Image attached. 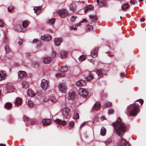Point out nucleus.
Returning <instances> with one entry per match:
<instances>
[{"label": "nucleus", "mask_w": 146, "mask_h": 146, "mask_svg": "<svg viewBox=\"0 0 146 146\" xmlns=\"http://www.w3.org/2000/svg\"><path fill=\"white\" fill-rule=\"evenodd\" d=\"M112 125L114 127V132L121 137H122L126 130L127 126L125 124L122 122L119 117H118L115 122L112 123Z\"/></svg>", "instance_id": "1"}, {"label": "nucleus", "mask_w": 146, "mask_h": 146, "mask_svg": "<svg viewBox=\"0 0 146 146\" xmlns=\"http://www.w3.org/2000/svg\"><path fill=\"white\" fill-rule=\"evenodd\" d=\"M139 105L135 103L132 105H129L127 107L125 111V113L127 115H129L132 116H134L137 115L139 110Z\"/></svg>", "instance_id": "2"}, {"label": "nucleus", "mask_w": 146, "mask_h": 146, "mask_svg": "<svg viewBox=\"0 0 146 146\" xmlns=\"http://www.w3.org/2000/svg\"><path fill=\"white\" fill-rule=\"evenodd\" d=\"M59 90L62 93H65L67 90V86L66 84L64 82L59 84L58 86Z\"/></svg>", "instance_id": "3"}, {"label": "nucleus", "mask_w": 146, "mask_h": 146, "mask_svg": "<svg viewBox=\"0 0 146 146\" xmlns=\"http://www.w3.org/2000/svg\"><path fill=\"white\" fill-rule=\"evenodd\" d=\"M62 114L64 118H68L70 114V109L67 108H64L63 110Z\"/></svg>", "instance_id": "4"}, {"label": "nucleus", "mask_w": 146, "mask_h": 146, "mask_svg": "<svg viewBox=\"0 0 146 146\" xmlns=\"http://www.w3.org/2000/svg\"><path fill=\"white\" fill-rule=\"evenodd\" d=\"M58 13L59 16L63 18L67 16L68 14V11L64 9L58 10Z\"/></svg>", "instance_id": "5"}, {"label": "nucleus", "mask_w": 146, "mask_h": 146, "mask_svg": "<svg viewBox=\"0 0 146 146\" xmlns=\"http://www.w3.org/2000/svg\"><path fill=\"white\" fill-rule=\"evenodd\" d=\"M78 92L79 94L83 98H86L88 94V91L82 88H80Z\"/></svg>", "instance_id": "6"}, {"label": "nucleus", "mask_w": 146, "mask_h": 146, "mask_svg": "<svg viewBox=\"0 0 146 146\" xmlns=\"http://www.w3.org/2000/svg\"><path fill=\"white\" fill-rule=\"evenodd\" d=\"M40 86L43 90H46L48 86V81L45 79H43L42 80Z\"/></svg>", "instance_id": "7"}, {"label": "nucleus", "mask_w": 146, "mask_h": 146, "mask_svg": "<svg viewBox=\"0 0 146 146\" xmlns=\"http://www.w3.org/2000/svg\"><path fill=\"white\" fill-rule=\"evenodd\" d=\"M41 40L45 41H48L51 40L52 36L49 34H46L41 36Z\"/></svg>", "instance_id": "8"}, {"label": "nucleus", "mask_w": 146, "mask_h": 146, "mask_svg": "<svg viewBox=\"0 0 146 146\" xmlns=\"http://www.w3.org/2000/svg\"><path fill=\"white\" fill-rule=\"evenodd\" d=\"M18 75L19 78L22 80L26 77L27 74L25 71H20L18 73Z\"/></svg>", "instance_id": "9"}, {"label": "nucleus", "mask_w": 146, "mask_h": 146, "mask_svg": "<svg viewBox=\"0 0 146 146\" xmlns=\"http://www.w3.org/2000/svg\"><path fill=\"white\" fill-rule=\"evenodd\" d=\"M62 41V39L61 38H56L54 39V42L56 46H58L60 45Z\"/></svg>", "instance_id": "10"}, {"label": "nucleus", "mask_w": 146, "mask_h": 146, "mask_svg": "<svg viewBox=\"0 0 146 146\" xmlns=\"http://www.w3.org/2000/svg\"><path fill=\"white\" fill-rule=\"evenodd\" d=\"M52 121L51 119H44L42 120V122L43 125L47 126L51 123Z\"/></svg>", "instance_id": "11"}, {"label": "nucleus", "mask_w": 146, "mask_h": 146, "mask_svg": "<svg viewBox=\"0 0 146 146\" xmlns=\"http://www.w3.org/2000/svg\"><path fill=\"white\" fill-rule=\"evenodd\" d=\"M87 21L86 19H84L80 23L76 25L75 27H74V26H72L71 27V29L73 30H75L76 29V30L77 29L76 28V27H78L80 26L81 25V23L84 22L87 23Z\"/></svg>", "instance_id": "12"}, {"label": "nucleus", "mask_w": 146, "mask_h": 146, "mask_svg": "<svg viewBox=\"0 0 146 146\" xmlns=\"http://www.w3.org/2000/svg\"><path fill=\"white\" fill-rule=\"evenodd\" d=\"M97 2L99 5L101 7L106 6L107 5L106 0H97Z\"/></svg>", "instance_id": "13"}, {"label": "nucleus", "mask_w": 146, "mask_h": 146, "mask_svg": "<svg viewBox=\"0 0 146 146\" xmlns=\"http://www.w3.org/2000/svg\"><path fill=\"white\" fill-rule=\"evenodd\" d=\"M54 122L58 124H61L63 125H64L66 123V121L58 119L55 120Z\"/></svg>", "instance_id": "14"}, {"label": "nucleus", "mask_w": 146, "mask_h": 146, "mask_svg": "<svg viewBox=\"0 0 146 146\" xmlns=\"http://www.w3.org/2000/svg\"><path fill=\"white\" fill-rule=\"evenodd\" d=\"M68 55V52L66 51H62L60 52V57L62 58H65L67 57Z\"/></svg>", "instance_id": "15"}, {"label": "nucleus", "mask_w": 146, "mask_h": 146, "mask_svg": "<svg viewBox=\"0 0 146 146\" xmlns=\"http://www.w3.org/2000/svg\"><path fill=\"white\" fill-rule=\"evenodd\" d=\"M52 58L50 57H47L43 58V62L46 64L50 63L52 61Z\"/></svg>", "instance_id": "16"}, {"label": "nucleus", "mask_w": 146, "mask_h": 146, "mask_svg": "<svg viewBox=\"0 0 146 146\" xmlns=\"http://www.w3.org/2000/svg\"><path fill=\"white\" fill-rule=\"evenodd\" d=\"M76 96L75 93L74 92H70L68 94V100H72L74 99Z\"/></svg>", "instance_id": "17"}, {"label": "nucleus", "mask_w": 146, "mask_h": 146, "mask_svg": "<svg viewBox=\"0 0 146 146\" xmlns=\"http://www.w3.org/2000/svg\"><path fill=\"white\" fill-rule=\"evenodd\" d=\"M34 10L37 15L39 14L41 11V8L40 7H36L34 8Z\"/></svg>", "instance_id": "18"}, {"label": "nucleus", "mask_w": 146, "mask_h": 146, "mask_svg": "<svg viewBox=\"0 0 146 146\" xmlns=\"http://www.w3.org/2000/svg\"><path fill=\"white\" fill-rule=\"evenodd\" d=\"M58 69L60 71L63 72H66L68 70V68L66 66H60L59 67Z\"/></svg>", "instance_id": "19"}, {"label": "nucleus", "mask_w": 146, "mask_h": 146, "mask_svg": "<svg viewBox=\"0 0 146 146\" xmlns=\"http://www.w3.org/2000/svg\"><path fill=\"white\" fill-rule=\"evenodd\" d=\"M22 87L23 88L27 89L29 87L28 82L26 81H23L22 83Z\"/></svg>", "instance_id": "20"}, {"label": "nucleus", "mask_w": 146, "mask_h": 146, "mask_svg": "<svg viewBox=\"0 0 146 146\" xmlns=\"http://www.w3.org/2000/svg\"><path fill=\"white\" fill-rule=\"evenodd\" d=\"M98 48H95L92 51V56L93 57H96L98 55Z\"/></svg>", "instance_id": "21"}, {"label": "nucleus", "mask_w": 146, "mask_h": 146, "mask_svg": "<svg viewBox=\"0 0 146 146\" xmlns=\"http://www.w3.org/2000/svg\"><path fill=\"white\" fill-rule=\"evenodd\" d=\"M6 76V74L3 71H0V80H4Z\"/></svg>", "instance_id": "22"}, {"label": "nucleus", "mask_w": 146, "mask_h": 146, "mask_svg": "<svg viewBox=\"0 0 146 146\" xmlns=\"http://www.w3.org/2000/svg\"><path fill=\"white\" fill-rule=\"evenodd\" d=\"M100 107V104L99 103H96L94 104V106L92 108V109L93 110H97L99 109Z\"/></svg>", "instance_id": "23"}, {"label": "nucleus", "mask_w": 146, "mask_h": 146, "mask_svg": "<svg viewBox=\"0 0 146 146\" xmlns=\"http://www.w3.org/2000/svg\"><path fill=\"white\" fill-rule=\"evenodd\" d=\"M94 78V76L92 73L90 72L89 73V75L86 77V80L88 81H91V80L93 79Z\"/></svg>", "instance_id": "24"}, {"label": "nucleus", "mask_w": 146, "mask_h": 146, "mask_svg": "<svg viewBox=\"0 0 146 146\" xmlns=\"http://www.w3.org/2000/svg\"><path fill=\"white\" fill-rule=\"evenodd\" d=\"M36 94L31 89H29L27 92V95L28 96L31 97H32L34 96Z\"/></svg>", "instance_id": "25"}, {"label": "nucleus", "mask_w": 146, "mask_h": 146, "mask_svg": "<svg viewBox=\"0 0 146 146\" xmlns=\"http://www.w3.org/2000/svg\"><path fill=\"white\" fill-rule=\"evenodd\" d=\"M30 22L28 21H25L22 22V25L24 28L25 29L28 27Z\"/></svg>", "instance_id": "26"}, {"label": "nucleus", "mask_w": 146, "mask_h": 146, "mask_svg": "<svg viewBox=\"0 0 146 146\" xmlns=\"http://www.w3.org/2000/svg\"><path fill=\"white\" fill-rule=\"evenodd\" d=\"M76 85L79 86H82L85 85L84 81L82 80H80L76 83Z\"/></svg>", "instance_id": "27"}, {"label": "nucleus", "mask_w": 146, "mask_h": 146, "mask_svg": "<svg viewBox=\"0 0 146 146\" xmlns=\"http://www.w3.org/2000/svg\"><path fill=\"white\" fill-rule=\"evenodd\" d=\"M94 7L92 5H89L85 8V12L86 13L87 11H91L93 9Z\"/></svg>", "instance_id": "28"}, {"label": "nucleus", "mask_w": 146, "mask_h": 146, "mask_svg": "<svg viewBox=\"0 0 146 146\" xmlns=\"http://www.w3.org/2000/svg\"><path fill=\"white\" fill-rule=\"evenodd\" d=\"M22 100L21 98H17L15 101V104L16 105L18 106L21 104Z\"/></svg>", "instance_id": "29"}, {"label": "nucleus", "mask_w": 146, "mask_h": 146, "mask_svg": "<svg viewBox=\"0 0 146 146\" xmlns=\"http://www.w3.org/2000/svg\"><path fill=\"white\" fill-rule=\"evenodd\" d=\"M129 7V5L128 3L123 4L121 7L123 11H125Z\"/></svg>", "instance_id": "30"}, {"label": "nucleus", "mask_w": 146, "mask_h": 146, "mask_svg": "<svg viewBox=\"0 0 146 146\" xmlns=\"http://www.w3.org/2000/svg\"><path fill=\"white\" fill-rule=\"evenodd\" d=\"M70 9L71 11H74L76 10V5L75 4L72 3L70 5Z\"/></svg>", "instance_id": "31"}, {"label": "nucleus", "mask_w": 146, "mask_h": 146, "mask_svg": "<svg viewBox=\"0 0 146 146\" xmlns=\"http://www.w3.org/2000/svg\"><path fill=\"white\" fill-rule=\"evenodd\" d=\"M12 107V104L9 102L6 103L5 105V107L7 110H9Z\"/></svg>", "instance_id": "32"}, {"label": "nucleus", "mask_w": 146, "mask_h": 146, "mask_svg": "<svg viewBox=\"0 0 146 146\" xmlns=\"http://www.w3.org/2000/svg\"><path fill=\"white\" fill-rule=\"evenodd\" d=\"M55 21V19L54 18L48 20V22H46V23L49 25H53Z\"/></svg>", "instance_id": "33"}, {"label": "nucleus", "mask_w": 146, "mask_h": 146, "mask_svg": "<svg viewBox=\"0 0 146 146\" xmlns=\"http://www.w3.org/2000/svg\"><path fill=\"white\" fill-rule=\"evenodd\" d=\"M90 18L93 22L96 21L97 19V17L95 15H90Z\"/></svg>", "instance_id": "34"}, {"label": "nucleus", "mask_w": 146, "mask_h": 146, "mask_svg": "<svg viewBox=\"0 0 146 146\" xmlns=\"http://www.w3.org/2000/svg\"><path fill=\"white\" fill-rule=\"evenodd\" d=\"M106 133V130L104 128H102L101 130V134L102 135L104 136L105 135Z\"/></svg>", "instance_id": "35"}, {"label": "nucleus", "mask_w": 146, "mask_h": 146, "mask_svg": "<svg viewBox=\"0 0 146 146\" xmlns=\"http://www.w3.org/2000/svg\"><path fill=\"white\" fill-rule=\"evenodd\" d=\"M86 55H82L80 56L79 58V60L80 61H82L86 59Z\"/></svg>", "instance_id": "36"}, {"label": "nucleus", "mask_w": 146, "mask_h": 146, "mask_svg": "<svg viewBox=\"0 0 146 146\" xmlns=\"http://www.w3.org/2000/svg\"><path fill=\"white\" fill-rule=\"evenodd\" d=\"M97 70V73L98 76L102 75L103 74V71L102 69Z\"/></svg>", "instance_id": "37"}, {"label": "nucleus", "mask_w": 146, "mask_h": 146, "mask_svg": "<svg viewBox=\"0 0 146 146\" xmlns=\"http://www.w3.org/2000/svg\"><path fill=\"white\" fill-rule=\"evenodd\" d=\"M111 103L110 102H108L104 106V108H108L110 107L111 105Z\"/></svg>", "instance_id": "38"}, {"label": "nucleus", "mask_w": 146, "mask_h": 146, "mask_svg": "<svg viewBox=\"0 0 146 146\" xmlns=\"http://www.w3.org/2000/svg\"><path fill=\"white\" fill-rule=\"evenodd\" d=\"M27 104L28 106L30 107H33L34 105L33 103L31 100H29Z\"/></svg>", "instance_id": "39"}, {"label": "nucleus", "mask_w": 146, "mask_h": 146, "mask_svg": "<svg viewBox=\"0 0 146 146\" xmlns=\"http://www.w3.org/2000/svg\"><path fill=\"white\" fill-rule=\"evenodd\" d=\"M5 50L6 53L7 54L10 51L9 47L8 46H5Z\"/></svg>", "instance_id": "40"}, {"label": "nucleus", "mask_w": 146, "mask_h": 146, "mask_svg": "<svg viewBox=\"0 0 146 146\" xmlns=\"http://www.w3.org/2000/svg\"><path fill=\"white\" fill-rule=\"evenodd\" d=\"M49 100L52 102H55L56 101V100L54 96H51L50 97Z\"/></svg>", "instance_id": "41"}, {"label": "nucleus", "mask_w": 146, "mask_h": 146, "mask_svg": "<svg viewBox=\"0 0 146 146\" xmlns=\"http://www.w3.org/2000/svg\"><path fill=\"white\" fill-rule=\"evenodd\" d=\"M93 28V26L92 25H88L87 26V27L86 28V30L87 31H90L91 30H92Z\"/></svg>", "instance_id": "42"}, {"label": "nucleus", "mask_w": 146, "mask_h": 146, "mask_svg": "<svg viewBox=\"0 0 146 146\" xmlns=\"http://www.w3.org/2000/svg\"><path fill=\"white\" fill-rule=\"evenodd\" d=\"M112 142V140L111 139H109L108 140L105 142V143L106 145H108V144L111 143Z\"/></svg>", "instance_id": "43"}, {"label": "nucleus", "mask_w": 146, "mask_h": 146, "mask_svg": "<svg viewBox=\"0 0 146 146\" xmlns=\"http://www.w3.org/2000/svg\"><path fill=\"white\" fill-rule=\"evenodd\" d=\"M50 100V97L48 96H45L43 99V101L44 102H46L48 100Z\"/></svg>", "instance_id": "44"}, {"label": "nucleus", "mask_w": 146, "mask_h": 146, "mask_svg": "<svg viewBox=\"0 0 146 146\" xmlns=\"http://www.w3.org/2000/svg\"><path fill=\"white\" fill-rule=\"evenodd\" d=\"M79 114L78 113H76L75 114L73 118L74 119H77L79 118Z\"/></svg>", "instance_id": "45"}, {"label": "nucleus", "mask_w": 146, "mask_h": 146, "mask_svg": "<svg viewBox=\"0 0 146 146\" xmlns=\"http://www.w3.org/2000/svg\"><path fill=\"white\" fill-rule=\"evenodd\" d=\"M74 124V122L73 121H70L69 124V127H72L73 126Z\"/></svg>", "instance_id": "46"}, {"label": "nucleus", "mask_w": 146, "mask_h": 146, "mask_svg": "<svg viewBox=\"0 0 146 146\" xmlns=\"http://www.w3.org/2000/svg\"><path fill=\"white\" fill-rule=\"evenodd\" d=\"M56 76L57 77H63L64 76V74H61L60 73H58L57 74H56Z\"/></svg>", "instance_id": "47"}, {"label": "nucleus", "mask_w": 146, "mask_h": 146, "mask_svg": "<svg viewBox=\"0 0 146 146\" xmlns=\"http://www.w3.org/2000/svg\"><path fill=\"white\" fill-rule=\"evenodd\" d=\"M130 4L131 5H134L137 3L135 0H131L130 1Z\"/></svg>", "instance_id": "48"}, {"label": "nucleus", "mask_w": 146, "mask_h": 146, "mask_svg": "<svg viewBox=\"0 0 146 146\" xmlns=\"http://www.w3.org/2000/svg\"><path fill=\"white\" fill-rule=\"evenodd\" d=\"M13 9V6H10L8 8V10L9 11L11 12Z\"/></svg>", "instance_id": "49"}, {"label": "nucleus", "mask_w": 146, "mask_h": 146, "mask_svg": "<svg viewBox=\"0 0 146 146\" xmlns=\"http://www.w3.org/2000/svg\"><path fill=\"white\" fill-rule=\"evenodd\" d=\"M76 17L73 16L70 18V20L71 21L73 22L76 19Z\"/></svg>", "instance_id": "50"}, {"label": "nucleus", "mask_w": 146, "mask_h": 146, "mask_svg": "<svg viewBox=\"0 0 146 146\" xmlns=\"http://www.w3.org/2000/svg\"><path fill=\"white\" fill-rule=\"evenodd\" d=\"M24 116H25V115ZM23 120L24 121H25L27 122L29 121V119L28 117L24 116L23 118Z\"/></svg>", "instance_id": "51"}, {"label": "nucleus", "mask_w": 146, "mask_h": 146, "mask_svg": "<svg viewBox=\"0 0 146 146\" xmlns=\"http://www.w3.org/2000/svg\"><path fill=\"white\" fill-rule=\"evenodd\" d=\"M114 112V111L112 109H109L108 112V114H112Z\"/></svg>", "instance_id": "52"}, {"label": "nucleus", "mask_w": 146, "mask_h": 146, "mask_svg": "<svg viewBox=\"0 0 146 146\" xmlns=\"http://www.w3.org/2000/svg\"><path fill=\"white\" fill-rule=\"evenodd\" d=\"M4 27V25L3 21L0 20V27Z\"/></svg>", "instance_id": "53"}, {"label": "nucleus", "mask_w": 146, "mask_h": 146, "mask_svg": "<svg viewBox=\"0 0 146 146\" xmlns=\"http://www.w3.org/2000/svg\"><path fill=\"white\" fill-rule=\"evenodd\" d=\"M4 27V25L3 21L0 20V27Z\"/></svg>", "instance_id": "54"}, {"label": "nucleus", "mask_w": 146, "mask_h": 146, "mask_svg": "<svg viewBox=\"0 0 146 146\" xmlns=\"http://www.w3.org/2000/svg\"><path fill=\"white\" fill-rule=\"evenodd\" d=\"M88 61L92 63L93 64H94L95 63V61L93 59H88Z\"/></svg>", "instance_id": "55"}, {"label": "nucleus", "mask_w": 146, "mask_h": 146, "mask_svg": "<svg viewBox=\"0 0 146 146\" xmlns=\"http://www.w3.org/2000/svg\"><path fill=\"white\" fill-rule=\"evenodd\" d=\"M23 42V40L22 39H20L19 41L18 42V43L19 45H21Z\"/></svg>", "instance_id": "56"}, {"label": "nucleus", "mask_w": 146, "mask_h": 146, "mask_svg": "<svg viewBox=\"0 0 146 146\" xmlns=\"http://www.w3.org/2000/svg\"><path fill=\"white\" fill-rule=\"evenodd\" d=\"M141 104V105L143 103V101L142 99H140L137 100Z\"/></svg>", "instance_id": "57"}, {"label": "nucleus", "mask_w": 146, "mask_h": 146, "mask_svg": "<svg viewBox=\"0 0 146 146\" xmlns=\"http://www.w3.org/2000/svg\"><path fill=\"white\" fill-rule=\"evenodd\" d=\"M37 122V121H31V124L32 125H33L34 124H36Z\"/></svg>", "instance_id": "58"}, {"label": "nucleus", "mask_w": 146, "mask_h": 146, "mask_svg": "<svg viewBox=\"0 0 146 146\" xmlns=\"http://www.w3.org/2000/svg\"><path fill=\"white\" fill-rule=\"evenodd\" d=\"M37 41H38V40L37 38L34 39L33 41V43H36L37 42Z\"/></svg>", "instance_id": "59"}, {"label": "nucleus", "mask_w": 146, "mask_h": 146, "mask_svg": "<svg viewBox=\"0 0 146 146\" xmlns=\"http://www.w3.org/2000/svg\"><path fill=\"white\" fill-rule=\"evenodd\" d=\"M101 120H104L106 119L105 117L104 116H102L101 118Z\"/></svg>", "instance_id": "60"}, {"label": "nucleus", "mask_w": 146, "mask_h": 146, "mask_svg": "<svg viewBox=\"0 0 146 146\" xmlns=\"http://www.w3.org/2000/svg\"><path fill=\"white\" fill-rule=\"evenodd\" d=\"M140 21L141 22H143L145 21V19L143 18H141L140 19Z\"/></svg>", "instance_id": "61"}, {"label": "nucleus", "mask_w": 146, "mask_h": 146, "mask_svg": "<svg viewBox=\"0 0 146 146\" xmlns=\"http://www.w3.org/2000/svg\"><path fill=\"white\" fill-rule=\"evenodd\" d=\"M56 55L55 52H53L52 53V57H54Z\"/></svg>", "instance_id": "62"}, {"label": "nucleus", "mask_w": 146, "mask_h": 146, "mask_svg": "<svg viewBox=\"0 0 146 146\" xmlns=\"http://www.w3.org/2000/svg\"><path fill=\"white\" fill-rule=\"evenodd\" d=\"M121 77H124V74L123 73H121L120 74Z\"/></svg>", "instance_id": "63"}, {"label": "nucleus", "mask_w": 146, "mask_h": 146, "mask_svg": "<svg viewBox=\"0 0 146 146\" xmlns=\"http://www.w3.org/2000/svg\"><path fill=\"white\" fill-rule=\"evenodd\" d=\"M8 40V38L6 36L5 37V39L4 41L5 42H7V40Z\"/></svg>", "instance_id": "64"}]
</instances>
